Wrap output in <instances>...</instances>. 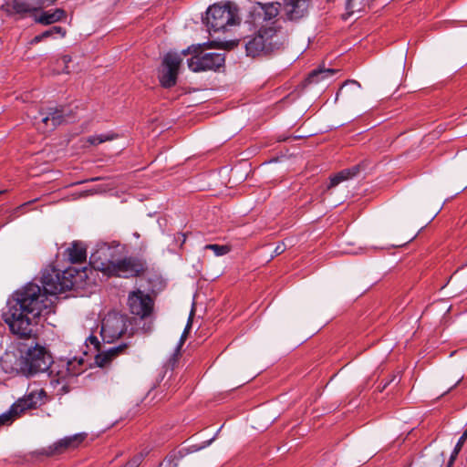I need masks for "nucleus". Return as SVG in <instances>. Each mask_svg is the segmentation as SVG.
Returning <instances> with one entry per match:
<instances>
[{"label":"nucleus","instance_id":"17","mask_svg":"<svg viewBox=\"0 0 467 467\" xmlns=\"http://www.w3.org/2000/svg\"><path fill=\"white\" fill-rule=\"evenodd\" d=\"M68 259L73 264L84 263L87 259V248L84 243L75 241L66 251Z\"/></svg>","mask_w":467,"mask_h":467},{"label":"nucleus","instance_id":"25","mask_svg":"<svg viewBox=\"0 0 467 467\" xmlns=\"http://www.w3.org/2000/svg\"><path fill=\"white\" fill-rule=\"evenodd\" d=\"M206 250H212L216 256H222L227 254L231 251V247L229 245L224 244H206L204 246Z\"/></svg>","mask_w":467,"mask_h":467},{"label":"nucleus","instance_id":"2","mask_svg":"<svg viewBox=\"0 0 467 467\" xmlns=\"http://www.w3.org/2000/svg\"><path fill=\"white\" fill-rule=\"evenodd\" d=\"M26 366L30 374L45 372L49 369L50 384L53 387L60 386L58 391L66 393L69 390L70 381L84 371V358L73 357L51 362V357L46 348L36 346L26 352Z\"/></svg>","mask_w":467,"mask_h":467},{"label":"nucleus","instance_id":"37","mask_svg":"<svg viewBox=\"0 0 467 467\" xmlns=\"http://www.w3.org/2000/svg\"><path fill=\"white\" fill-rule=\"evenodd\" d=\"M306 47L304 46H302L300 48H299V51H300V54H303L304 51H305Z\"/></svg>","mask_w":467,"mask_h":467},{"label":"nucleus","instance_id":"4","mask_svg":"<svg viewBox=\"0 0 467 467\" xmlns=\"http://www.w3.org/2000/svg\"><path fill=\"white\" fill-rule=\"evenodd\" d=\"M204 22L211 36L226 33L240 23L238 8L233 3L213 5L206 11Z\"/></svg>","mask_w":467,"mask_h":467},{"label":"nucleus","instance_id":"10","mask_svg":"<svg viewBox=\"0 0 467 467\" xmlns=\"http://www.w3.org/2000/svg\"><path fill=\"white\" fill-rule=\"evenodd\" d=\"M182 61L181 55L177 53L169 52L164 56L158 75L161 87L169 88L175 86Z\"/></svg>","mask_w":467,"mask_h":467},{"label":"nucleus","instance_id":"6","mask_svg":"<svg viewBox=\"0 0 467 467\" xmlns=\"http://www.w3.org/2000/svg\"><path fill=\"white\" fill-rule=\"evenodd\" d=\"M192 53V57L187 60L188 67L193 72L217 70L224 65V55L222 53H204L201 47L187 48L182 55Z\"/></svg>","mask_w":467,"mask_h":467},{"label":"nucleus","instance_id":"13","mask_svg":"<svg viewBox=\"0 0 467 467\" xmlns=\"http://www.w3.org/2000/svg\"><path fill=\"white\" fill-rule=\"evenodd\" d=\"M28 116L34 119L36 128L45 133L53 130L63 121L64 116L61 110L57 109H49L47 112L39 111V118L28 112Z\"/></svg>","mask_w":467,"mask_h":467},{"label":"nucleus","instance_id":"39","mask_svg":"<svg viewBox=\"0 0 467 467\" xmlns=\"http://www.w3.org/2000/svg\"><path fill=\"white\" fill-rule=\"evenodd\" d=\"M292 13V11H287V16L288 18L290 19V14Z\"/></svg>","mask_w":467,"mask_h":467},{"label":"nucleus","instance_id":"9","mask_svg":"<svg viewBox=\"0 0 467 467\" xmlns=\"http://www.w3.org/2000/svg\"><path fill=\"white\" fill-rule=\"evenodd\" d=\"M47 401V395L44 389L29 387L26 394L19 398L13 405V409L20 418L27 410H36Z\"/></svg>","mask_w":467,"mask_h":467},{"label":"nucleus","instance_id":"22","mask_svg":"<svg viewBox=\"0 0 467 467\" xmlns=\"http://www.w3.org/2000/svg\"><path fill=\"white\" fill-rule=\"evenodd\" d=\"M367 0H347V16L364 10Z\"/></svg>","mask_w":467,"mask_h":467},{"label":"nucleus","instance_id":"23","mask_svg":"<svg viewBox=\"0 0 467 467\" xmlns=\"http://www.w3.org/2000/svg\"><path fill=\"white\" fill-rule=\"evenodd\" d=\"M19 417L11 406L9 410L0 415V428L11 425Z\"/></svg>","mask_w":467,"mask_h":467},{"label":"nucleus","instance_id":"12","mask_svg":"<svg viewBox=\"0 0 467 467\" xmlns=\"http://www.w3.org/2000/svg\"><path fill=\"white\" fill-rule=\"evenodd\" d=\"M86 434L78 433L71 436L64 437L53 444L42 448L38 451V454L47 457H52L62 454L69 450L78 448L85 440Z\"/></svg>","mask_w":467,"mask_h":467},{"label":"nucleus","instance_id":"24","mask_svg":"<svg viewBox=\"0 0 467 467\" xmlns=\"http://www.w3.org/2000/svg\"><path fill=\"white\" fill-rule=\"evenodd\" d=\"M116 137L117 136L115 134H99V135L89 136L87 139V141L91 145H99L100 143H103V142H106L109 140H112Z\"/></svg>","mask_w":467,"mask_h":467},{"label":"nucleus","instance_id":"32","mask_svg":"<svg viewBox=\"0 0 467 467\" xmlns=\"http://www.w3.org/2000/svg\"><path fill=\"white\" fill-rule=\"evenodd\" d=\"M190 327H191V319H189L188 324H187V326H186V327H185V329H184V331H183V333H182V335L181 337V339H180L181 344H183V342H184V340H185V338L187 337V334H188V331H189Z\"/></svg>","mask_w":467,"mask_h":467},{"label":"nucleus","instance_id":"18","mask_svg":"<svg viewBox=\"0 0 467 467\" xmlns=\"http://www.w3.org/2000/svg\"><path fill=\"white\" fill-rule=\"evenodd\" d=\"M65 16L66 12L61 8H57L53 11L43 12L35 20L38 24L47 26L62 20Z\"/></svg>","mask_w":467,"mask_h":467},{"label":"nucleus","instance_id":"38","mask_svg":"<svg viewBox=\"0 0 467 467\" xmlns=\"http://www.w3.org/2000/svg\"><path fill=\"white\" fill-rule=\"evenodd\" d=\"M285 2H286L287 5L292 4V0H285Z\"/></svg>","mask_w":467,"mask_h":467},{"label":"nucleus","instance_id":"20","mask_svg":"<svg viewBox=\"0 0 467 467\" xmlns=\"http://www.w3.org/2000/svg\"><path fill=\"white\" fill-rule=\"evenodd\" d=\"M360 84L355 80H348L344 83L339 91L337 93L336 100L339 96H345L348 99L357 97L360 94Z\"/></svg>","mask_w":467,"mask_h":467},{"label":"nucleus","instance_id":"33","mask_svg":"<svg viewBox=\"0 0 467 467\" xmlns=\"http://www.w3.org/2000/svg\"><path fill=\"white\" fill-rule=\"evenodd\" d=\"M461 450H457V447L454 448L451 455V458H450V462H449V466H451L452 464V462H454V460L456 459L458 453L460 452Z\"/></svg>","mask_w":467,"mask_h":467},{"label":"nucleus","instance_id":"14","mask_svg":"<svg viewBox=\"0 0 467 467\" xmlns=\"http://www.w3.org/2000/svg\"><path fill=\"white\" fill-rule=\"evenodd\" d=\"M44 0H10L5 4L6 11L10 14L26 16L44 7Z\"/></svg>","mask_w":467,"mask_h":467},{"label":"nucleus","instance_id":"5","mask_svg":"<svg viewBox=\"0 0 467 467\" xmlns=\"http://www.w3.org/2000/svg\"><path fill=\"white\" fill-rule=\"evenodd\" d=\"M119 243H99L90 254L89 265L104 275L110 276L111 268L121 256Z\"/></svg>","mask_w":467,"mask_h":467},{"label":"nucleus","instance_id":"34","mask_svg":"<svg viewBox=\"0 0 467 467\" xmlns=\"http://www.w3.org/2000/svg\"><path fill=\"white\" fill-rule=\"evenodd\" d=\"M284 250H285V245L284 244H279V245L276 246V248L275 250V253L276 254H279L283 253Z\"/></svg>","mask_w":467,"mask_h":467},{"label":"nucleus","instance_id":"41","mask_svg":"<svg viewBox=\"0 0 467 467\" xmlns=\"http://www.w3.org/2000/svg\"><path fill=\"white\" fill-rule=\"evenodd\" d=\"M2 192H2V191H0V193H2Z\"/></svg>","mask_w":467,"mask_h":467},{"label":"nucleus","instance_id":"31","mask_svg":"<svg viewBox=\"0 0 467 467\" xmlns=\"http://www.w3.org/2000/svg\"><path fill=\"white\" fill-rule=\"evenodd\" d=\"M45 39H47V38L44 36V32H43V33L34 36V38L31 40V44H38V43H40L41 41H43Z\"/></svg>","mask_w":467,"mask_h":467},{"label":"nucleus","instance_id":"1","mask_svg":"<svg viewBox=\"0 0 467 467\" xmlns=\"http://www.w3.org/2000/svg\"><path fill=\"white\" fill-rule=\"evenodd\" d=\"M87 277V267H68L65 271L54 267L45 269L41 278L43 288L36 284L28 283L8 298L2 314L5 323L19 337H31L39 317L51 311L53 302L47 296L70 290Z\"/></svg>","mask_w":467,"mask_h":467},{"label":"nucleus","instance_id":"29","mask_svg":"<svg viewBox=\"0 0 467 467\" xmlns=\"http://www.w3.org/2000/svg\"><path fill=\"white\" fill-rule=\"evenodd\" d=\"M87 348H89V346H93L94 350H99L100 343L96 336L90 335L86 339Z\"/></svg>","mask_w":467,"mask_h":467},{"label":"nucleus","instance_id":"16","mask_svg":"<svg viewBox=\"0 0 467 467\" xmlns=\"http://www.w3.org/2000/svg\"><path fill=\"white\" fill-rule=\"evenodd\" d=\"M126 348V344H121L118 347H112L107 350L98 353L95 357L96 364L101 368L106 367L113 358L122 353Z\"/></svg>","mask_w":467,"mask_h":467},{"label":"nucleus","instance_id":"11","mask_svg":"<svg viewBox=\"0 0 467 467\" xmlns=\"http://www.w3.org/2000/svg\"><path fill=\"white\" fill-rule=\"evenodd\" d=\"M147 269L146 262L138 257H119L111 268L110 276L122 278L136 277L143 274Z\"/></svg>","mask_w":467,"mask_h":467},{"label":"nucleus","instance_id":"26","mask_svg":"<svg viewBox=\"0 0 467 467\" xmlns=\"http://www.w3.org/2000/svg\"><path fill=\"white\" fill-rule=\"evenodd\" d=\"M66 34V29L59 26H52L51 28L44 31V36H46V38L52 37L55 35H59L61 37H64Z\"/></svg>","mask_w":467,"mask_h":467},{"label":"nucleus","instance_id":"19","mask_svg":"<svg viewBox=\"0 0 467 467\" xmlns=\"http://www.w3.org/2000/svg\"><path fill=\"white\" fill-rule=\"evenodd\" d=\"M359 171L358 166H354L349 169H345L336 173L335 175L330 177L329 183L327 185V189L334 188L337 186L342 182L348 181L353 177H355Z\"/></svg>","mask_w":467,"mask_h":467},{"label":"nucleus","instance_id":"27","mask_svg":"<svg viewBox=\"0 0 467 467\" xmlns=\"http://www.w3.org/2000/svg\"><path fill=\"white\" fill-rule=\"evenodd\" d=\"M144 454L138 453L132 459H130L124 467H139L143 460Z\"/></svg>","mask_w":467,"mask_h":467},{"label":"nucleus","instance_id":"3","mask_svg":"<svg viewBox=\"0 0 467 467\" xmlns=\"http://www.w3.org/2000/svg\"><path fill=\"white\" fill-rule=\"evenodd\" d=\"M280 8L279 2H254L247 7L244 24L255 31V34L249 36L245 42L248 56H259L265 50L266 42L281 29L279 20L276 19Z\"/></svg>","mask_w":467,"mask_h":467},{"label":"nucleus","instance_id":"30","mask_svg":"<svg viewBox=\"0 0 467 467\" xmlns=\"http://www.w3.org/2000/svg\"><path fill=\"white\" fill-rule=\"evenodd\" d=\"M467 440V429L464 431L462 435L460 437L458 442L456 443L455 447H457V450H462L464 442Z\"/></svg>","mask_w":467,"mask_h":467},{"label":"nucleus","instance_id":"15","mask_svg":"<svg viewBox=\"0 0 467 467\" xmlns=\"http://www.w3.org/2000/svg\"><path fill=\"white\" fill-rule=\"evenodd\" d=\"M337 72V70L333 68L318 67L314 69L302 82V89L310 84H317L319 82L330 79Z\"/></svg>","mask_w":467,"mask_h":467},{"label":"nucleus","instance_id":"7","mask_svg":"<svg viewBox=\"0 0 467 467\" xmlns=\"http://www.w3.org/2000/svg\"><path fill=\"white\" fill-rule=\"evenodd\" d=\"M130 325L129 317L118 312H109L102 320L100 335L107 343H111L124 335Z\"/></svg>","mask_w":467,"mask_h":467},{"label":"nucleus","instance_id":"8","mask_svg":"<svg viewBox=\"0 0 467 467\" xmlns=\"http://www.w3.org/2000/svg\"><path fill=\"white\" fill-rule=\"evenodd\" d=\"M127 304L130 312L140 319L151 317L153 315L154 299L140 289L130 292Z\"/></svg>","mask_w":467,"mask_h":467},{"label":"nucleus","instance_id":"21","mask_svg":"<svg viewBox=\"0 0 467 467\" xmlns=\"http://www.w3.org/2000/svg\"><path fill=\"white\" fill-rule=\"evenodd\" d=\"M311 0H294V19L305 16L310 6Z\"/></svg>","mask_w":467,"mask_h":467},{"label":"nucleus","instance_id":"35","mask_svg":"<svg viewBox=\"0 0 467 467\" xmlns=\"http://www.w3.org/2000/svg\"><path fill=\"white\" fill-rule=\"evenodd\" d=\"M224 42H226V41L225 40L213 41L211 43V45H214L215 44L216 46L222 47V46H223Z\"/></svg>","mask_w":467,"mask_h":467},{"label":"nucleus","instance_id":"36","mask_svg":"<svg viewBox=\"0 0 467 467\" xmlns=\"http://www.w3.org/2000/svg\"><path fill=\"white\" fill-rule=\"evenodd\" d=\"M158 467H171V462L161 463Z\"/></svg>","mask_w":467,"mask_h":467},{"label":"nucleus","instance_id":"28","mask_svg":"<svg viewBox=\"0 0 467 467\" xmlns=\"http://www.w3.org/2000/svg\"><path fill=\"white\" fill-rule=\"evenodd\" d=\"M72 58L69 55H63L61 56V57L58 59V62L61 63L64 67L61 68V72L63 73H67L68 74L69 73V70H68V64L71 62Z\"/></svg>","mask_w":467,"mask_h":467},{"label":"nucleus","instance_id":"40","mask_svg":"<svg viewBox=\"0 0 467 467\" xmlns=\"http://www.w3.org/2000/svg\"><path fill=\"white\" fill-rule=\"evenodd\" d=\"M213 439H214V438H213V439H211L210 441H208V444H210Z\"/></svg>","mask_w":467,"mask_h":467}]
</instances>
